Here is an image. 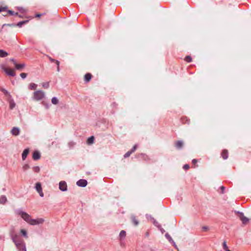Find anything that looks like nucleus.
I'll list each match as a JSON object with an SVG mask.
<instances>
[{
  "label": "nucleus",
  "mask_w": 251,
  "mask_h": 251,
  "mask_svg": "<svg viewBox=\"0 0 251 251\" xmlns=\"http://www.w3.org/2000/svg\"><path fill=\"white\" fill-rule=\"evenodd\" d=\"M202 228H203V229H204V230H206V229H208V227H207V226H203V227H202Z\"/></svg>",
  "instance_id": "de8ad7c7"
},
{
  "label": "nucleus",
  "mask_w": 251,
  "mask_h": 251,
  "mask_svg": "<svg viewBox=\"0 0 251 251\" xmlns=\"http://www.w3.org/2000/svg\"><path fill=\"white\" fill-rule=\"evenodd\" d=\"M0 90L1 91H2L5 95H7L8 96H10L9 93L6 89H5L4 88H0Z\"/></svg>",
  "instance_id": "bb28decb"
},
{
  "label": "nucleus",
  "mask_w": 251,
  "mask_h": 251,
  "mask_svg": "<svg viewBox=\"0 0 251 251\" xmlns=\"http://www.w3.org/2000/svg\"><path fill=\"white\" fill-rule=\"evenodd\" d=\"M21 233L22 234V235L25 237V238H27V232L25 229H21L20 230Z\"/></svg>",
  "instance_id": "b1692460"
},
{
  "label": "nucleus",
  "mask_w": 251,
  "mask_h": 251,
  "mask_svg": "<svg viewBox=\"0 0 251 251\" xmlns=\"http://www.w3.org/2000/svg\"><path fill=\"white\" fill-rule=\"evenodd\" d=\"M7 201V198L5 196L2 195L0 197V203L5 204Z\"/></svg>",
  "instance_id": "a211bd4d"
},
{
  "label": "nucleus",
  "mask_w": 251,
  "mask_h": 251,
  "mask_svg": "<svg viewBox=\"0 0 251 251\" xmlns=\"http://www.w3.org/2000/svg\"><path fill=\"white\" fill-rule=\"evenodd\" d=\"M132 153V152L130 151H127L126 153L125 154L124 157L127 158V157H129Z\"/></svg>",
  "instance_id": "72a5a7b5"
},
{
  "label": "nucleus",
  "mask_w": 251,
  "mask_h": 251,
  "mask_svg": "<svg viewBox=\"0 0 251 251\" xmlns=\"http://www.w3.org/2000/svg\"><path fill=\"white\" fill-rule=\"evenodd\" d=\"M37 86V85L35 83H31L29 85V88L30 90H35V89H36Z\"/></svg>",
  "instance_id": "5701e85b"
},
{
  "label": "nucleus",
  "mask_w": 251,
  "mask_h": 251,
  "mask_svg": "<svg viewBox=\"0 0 251 251\" xmlns=\"http://www.w3.org/2000/svg\"><path fill=\"white\" fill-rule=\"evenodd\" d=\"M32 169L36 173H38L40 171V168L39 166H34Z\"/></svg>",
  "instance_id": "cd10ccee"
},
{
  "label": "nucleus",
  "mask_w": 251,
  "mask_h": 251,
  "mask_svg": "<svg viewBox=\"0 0 251 251\" xmlns=\"http://www.w3.org/2000/svg\"><path fill=\"white\" fill-rule=\"evenodd\" d=\"M221 155L224 159H226L228 156V151L226 150H224L221 153Z\"/></svg>",
  "instance_id": "4468645a"
},
{
  "label": "nucleus",
  "mask_w": 251,
  "mask_h": 251,
  "mask_svg": "<svg viewBox=\"0 0 251 251\" xmlns=\"http://www.w3.org/2000/svg\"><path fill=\"white\" fill-rule=\"evenodd\" d=\"M11 132L12 135L17 136L20 133V129L18 127H14L12 129Z\"/></svg>",
  "instance_id": "9b49d317"
},
{
  "label": "nucleus",
  "mask_w": 251,
  "mask_h": 251,
  "mask_svg": "<svg viewBox=\"0 0 251 251\" xmlns=\"http://www.w3.org/2000/svg\"><path fill=\"white\" fill-rule=\"evenodd\" d=\"M2 69L8 75L12 76H14L15 75V73L13 70L5 67H2Z\"/></svg>",
  "instance_id": "0eeeda50"
},
{
  "label": "nucleus",
  "mask_w": 251,
  "mask_h": 251,
  "mask_svg": "<svg viewBox=\"0 0 251 251\" xmlns=\"http://www.w3.org/2000/svg\"><path fill=\"white\" fill-rule=\"evenodd\" d=\"M8 55V52H7L6 51L0 50V57H5L7 56Z\"/></svg>",
  "instance_id": "f3484780"
},
{
  "label": "nucleus",
  "mask_w": 251,
  "mask_h": 251,
  "mask_svg": "<svg viewBox=\"0 0 251 251\" xmlns=\"http://www.w3.org/2000/svg\"><path fill=\"white\" fill-rule=\"evenodd\" d=\"M7 9V7H0V12L5 11Z\"/></svg>",
  "instance_id": "4c0bfd02"
},
{
  "label": "nucleus",
  "mask_w": 251,
  "mask_h": 251,
  "mask_svg": "<svg viewBox=\"0 0 251 251\" xmlns=\"http://www.w3.org/2000/svg\"><path fill=\"white\" fill-rule=\"evenodd\" d=\"M12 240L18 251H26L25 244L24 241L18 239L16 236L12 237Z\"/></svg>",
  "instance_id": "f03ea898"
},
{
  "label": "nucleus",
  "mask_w": 251,
  "mask_h": 251,
  "mask_svg": "<svg viewBox=\"0 0 251 251\" xmlns=\"http://www.w3.org/2000/svg\"><path fill=\"white\" fill-rule=\"evenodd\" d=\"M17 214L20 215L21 217L28 224L35 226L42 224L44 222V219L43 218H37L36 219H33L31 218L30 215L27 214L25 211L21 210H18L17 211Z\"/></svg>",
  "instance_id": "f257e3e1"
},
{
  "label": "nucleus",
  "mask_w": 251,
  "mask_h": 251,
  "mask_svg": "<svg viewBox=\"0 0 251 251\" xmlns=\"http://www.w3.org/2000/svg\"><path fill=\"white\" fill-rule=\"evenodd\" d=\"M16 106V104L13 99L9 100V107L11 109H13Z\"/></svg>",
  "instance_id": "4be33fe9"
},
{
  "label": "nucleus",
  "mask_w": 251,
  "mask_h": 251,
  "mask_svg": "<svg viewBox=\"0 0 251 251\" xmlns=\"http://www.w3.org/2000/svg\"><path fill=\"white\" fill-rule=\"evenodd\" d=\"M157 227L162 233H163L165 232V230L161 227V226L160 225L157 226Z\"/></svg>",
  "instance_id": "e433bc0d"
},
{
  "label": "nucleus",
  "mask_w": 251,
  "mask_h": 251,
  "mask_svg": "<svg viewBox=\"0 0 251 251\" xmlns=\"http://www.w3.org/2000/svg\"><path fill=\"white\" fill-rule=\"evenodd\" d=\"M14 65L17 70H21L25 67V63L17 64L16 62H14Z\"/></svg>",
  "instance_id": "9d476101"
},
{
  "label": "nucleus",
  "mask_w": 251,
  "mask_h": 251,
  "mask_svg": "<svg viewBox=\"0 0 251 251\" xmlns=\"http://www.w3.org/2000/svg\"><path fill=\"white\" fill-rule=\"evenodd\" d=\"M28 22V20L23 21L19 22L17 24V25L19 27H21L24 24H25Z\"/></svg>",
  "instance_id": "393cba45"
},
{
  "label": "nucleus",
  "mask_w": 251,
  "mask_h": 251,
  "mask_svg": "<svg viewBox=\"0 0 251 251\" xmlns=\"http://www.w3.org/2000/svg\"><path fill=\"white\" fill-rule=\"evenodd\" d=\"M126 236V232L125 230H122L119 234V237L121 239H124Z\"/></svg>",
  "instance_id": "aec40b11"
},
{
  "label": "nucleus",
  "mask_w": 251,
  "mask_h": 251,
  "mask_svg": "<svg viewBox=\"0 0 251 251\" xmlns=\"http://www.w3.org/2000/svg\"><path fill=\"white\" fill-rule=\"evenodd\" d=\"M238 213L240 214V218L242 223L243 225H245L248 224L250 222V219L245 216L244 214L242 212H238Z\"/></svg>",
  "instance_id": "20e7f679"
},
{
  "label": "nucleus",
  "mask_w": 251,
  "mask_h": 251,
  "mask_svg": "<svg viewBox=\"0 0 251 251\" xmlns=\"http://www.w3.org/2000/svg\"><path fill=\"white\" fill-rule=\"evenodd\" d=\"M51 102L54 104H57L58 103V100L56 97H53L51 99Z\"/></svg>",
  "instance_id": "a878e982"
},
{
  "label": "nucleus",
  "mask_w": 251,
  "mask_h": 251,
  "mask_svg": "<svg viewBox=\"0 0 251 251\" xmlns=\"http://www.w3.org/2000/svg\"><path fill=\"white\" fill-rule=\"evenodd\" d=\"M184 60L187 62H190L192 61V58L190 56H187L185 57Z\"/></svg>",
  "instance_id": "c756f323"
},
{
  "label": "nucleus",
  "mask_w": 251,
  "mask_h": 251,
  "mask_svg": "<svg viewBox=\"0 0 251 251\" xmlns=\"http://www.w3.org/2000/svg\"><path fill=\"white\" fill-rule=\"evenodd\" d=\"M42 86L45 88H48L49 87V83L48 82H45L42 84Z\"/></svg>",
  "instance_id": "473e14b6"
},
{
  "label": "nucleus",
  "mask_w": 251,
  "mask_h": 251,
  "mask_svg": "<svg viewBox=\"0 0 251 251\" xmlns=\"http://www.w3.org/2000/svg\"><path fill=\"white\" fill-rule=\"evenodd\" d=\"M94 139L95 138L93 136H91V137H89L87 141V144L88 145L92 144L94 143Z\"/></svg>",
  "instance_id": "412c9836"
},
{
  "label": "nucleus",
  "mask_w": 251,
  "mask_h": 251,
  "mask_svg": "<svg viewBox=\"0 0 251 251\" xmlns=\"http://www.w3.org/2000/svg\"><path fill=\"white\" fill-rule=\"evenodd\" d=\"M35 189L36 191L39 193V195L43 197L44 196V193L42 191V188L41 186V184L39 182H37L35 184Z\"/></svg>",
  "instance_id": "39448f33"
},
{
  "label": "nucleus",
  "mask_w": 251,
  "mask_h": 251,
  "mask_svg": "<svg viewBox=\"0 0 251 251\" xmlns=\"http://www.w3.org/2000/svg\"><path fill=\"white\" fill-rule=\"evenodd\" d=\"M59 188L62 191H66L67 190V185L66 182L64 181H60L59 183Z\"/></svg>",
  "instance_id": "423d86ee"
},
{
  "label": "nucleus",
  "mask_w": 251,
  "mask_h": 251,
  "mask_svg": "<svg viewBox=\"0 0 251 251\" xmlns=\"http://www.w3.org/2000/svg\"><path fill=\"white\" fill-rule=\"evenodd\" d=\"M40 156V153L38 151H35L33 153L32 157L34 160H38Z\"/></svg>",
  "instance_id": "f8f14e48"
},
{
  "label": "nucleus",
  "mask_w": 251,
  "mask_h": 251,
  "mask_svg": "<svg viewBox=\"0 0 251 251\" xmlns=\"http://www.w3.org/2000/svg\"><path fill=\"white\" fill-rule=\"evenodd\" d=\"M87 184V181L85 179H81L76 182V185L79 187H84Z\"/></svg>",
  "instance_id": "6e6552de"
},
{
  "label": "nucleus",
  "mask_w": 251,
  "mask_h": 251,
  "mask_svg": "<svg viewBox=\"0 0 251 251\" xmlns=\"http://www.w3.org/2000/svg\"><path fill=\"white\" fill-rule=\"evenodd\" d=\"M183 145V143L182 141H178L176 143V147L178 149H181Z\"/></svg>",
  "instance_id": "dca6fc26"
},
{
  "label": "nucleus",
  "mask_w": 251,
  "mask_h": 251,
  "mask_svg": "<svg viewBox=\"0 0 251 251\" xmlns=\"http://www.w3.org/2000/svg\"><path fill=\"white\" fill-rule=\"evenodd\" d=\"M0 88H1L0 87Z\"/></svg>",
  "instance_id": "09e8293b"
},
{
  "label": "nucleus",
  "mask_w": 251,
  "mask_h": 251,
  "mask_svg": "<svg viewBox=\"0 0 251 251\" xmlns=\"http://www.w3.org/2000/svg\"><path fill=\"white\" fill-rule=\"evenodd\" d=\"M49 59H50V61L51 62L55 63V61L56 60H55V59H53V58H52L51 57H50Z\"/></svg>",
  "instance_id": "a19ab883"
},
{
  "label": "nucleus",
  "mask_w": 251,
  "mask_h": 251,
  "mask_svg": "<svg viewBox=\"0 0 251 251\" xmlns=\"http://www.w3.org/2000/svg\"><path fill=\"white\" fill-rule=\"evenodd\" d=\"M55 63L57 65V72H59L60 71V69H59V64H60V63H59V61H58V60H56L55 62Z\"/></svg>",
  "instance_id": "2f4dec72"
},
{
  "label": "nucleus",
  "mask_w": 251,
  "mask_h": 251,
  "mask_svg": "<svg viewBox=\"0 0 251 251\" xmlns=\"http://www.w3.org/2000/svg\"><path fill=\"white\" fill-rule=\"evenodd\" d=\"M137 149V145H134L132 149L130 150V151L133 153Z\"/></svg>",
  "instance_id": "58836bf2"
},
{
  "label": "nucleus",
  "mask_w": 251,
  "mask_h": 251,
  "mask_svg": "<svg viewBox=\"0 0 251 251\" xmlns=\"http://www.w3.org/2000/svg\"><path fill=\"white\" fill-rule=\"evenodd\" d=\"M131 220H132V221L133 224L135 226L138 225L139 222H138V220L136 219V217L135 216L133 215V216H131Z\"/></svg>",
  "instance_id": "6ab92c4d"
},
{
  "label": "nucleus",
  "mask_w": 251,
  "mask_h": 251,
  "mask_svg": "<svg viewBox=\"0 0 251 251\" xmlns=\"http://www.w3.org/2000/svg\"><path fill=\"white\" fill-rule=\"evenodd\" d=\"M165 237H166V238L169 240V241L172 243L173 246L176 248H177V246L175 243V242L174 241V240H173V239L172 238V237H171V236L169 234V233H166L165 234Z\"/></svg>",
  "instance_id": "1a4fd4ad"
},
{
  "label": "nucleus",
  "mask_w": 251,
  "mask_h": 251,
  "mask_svg": "<svg viewBox=\"0 0 251 251\" xmlns=\"http://www.w3.org/2000/svg\"><path fill=\"white\" fill-rule=\"evenodd\" d=\"M44 14H36V17H38V18H40L42 15H43Z\"/></svg>",
  "instance_id": "c03bdc74"
},
{
  "label": "nucleus",
  "mask_w": 251,
  "mask_h": 251,
  "mask_svg": "<svg viewBox=\"0 0 251 251\" xmlns=\"http://www.w3.org/2000/svg\"><path fill=\"white\" fill-rule=\"evenodd\" d=\"M221 189L222 190V193H223L224 192L225 188L224 186H221Z\"/></svg>",
  "instance_id": "37998d69"
},
{
  "label": "nucleus",
  "mask_w": 251,
  "mask_h": 251,
  "mask_svg": "<svg viewBox=\"0 0 251 251\" xmlns=\"http://www.w3.org/2000/svg\"><path fill=\"white\" fill-rule=\"evenodd\" d=\"M10 60H11V61H12V62H13V63H14V62H16V61H15V60H14V59H13V58L11 59H10Z\"/></svg>",
  "instance_id": "a18cd8bd"
},
{
  "label": "nucleus",
  "mask_w": 251,
  "mask_h": 251,
  "mask_svg": "<svg viewBox=\"0 0 251 251\" xmlns=\"http://www.w3.org/2000/svg\"><path fill=\"white\" fill-rule=\"evenodd\" d=\"M183 168L185 170H188L189 168V166L188 164H185L183 166Z\"/></svg>",
  "instance_id": "ea45409f"
},
{
  "label": "nucleus",
  "mask_w": 251,
  "mask_h": 251,
  "mask_svg": "<svg viewBox=\"0 0 251 251\" xmlns=\"http://www.w3.org/2000/svg\"><path fill=\"white\" fill-rule=\"evenodd\" d=\"M92 78V75L90 73H87L84 75V80L86 82H88Z\"/></svg>",
  "instance_id": "2eb2a0df"
},
{
  "label": "nucleus",
  "mask_w": 251,
  "mask_h": 251,
  "mask_svg": "<svg viewBox=\"0 0 251 251\" xmlns=\"http://www.w3.org/2000/svg\"><path fill=\"white\" fill-rule=\"evenodd\" d=\"M45 93L41 90L35 91L33 93V99L36 101L42 100L45 97Z\"/></svg>",
  "instance_id": "7ed1b4c3"
},
{
  "label": "nucleus",
  "mask_w": 251,
  "mask_h": 251,
  "mask_svg": "<svg viewBox=\"0 0 251 251\" xmlns=\"http://www.w3.org/2000/svg\"><path fill=\"white\" fill-rule=\"evenodd\" d=\"M154 224L157 226L160 225L158 224L157 222H154Z\"/></svg>",
  "instance_id": "49530a36"
},
{
  "label": "nucleus",
  "mask_w": 251,
  "mask_h": 251,
  "mask_svg": "<svg viewBox=\"0 0 251 251\" xmlns=\"http://www.w3.org/2000/svg\"><path fill=\"white\" fill-rule=\"evenodd\" d=\"M20 76H21V77L23 79H24V78H26V76H27V74H25V73H21V74H20Z\"/></svg>",
  "instance_id": "c9c22d12"
},
{
  "label": "nucleus",
  "mask_w": 251,
  "mask_h": 251,
  "mask_svg": "<svg viewBox=\"0 0 251 251\" xmlns=\"http://www.w3.org/2000/svg\"><path fill=\"white\" fill-rule=\"evenodd\" d=\"M223 248L225 250V251L228 250V247L227 246V245H226V241H224V242L223 243Z\"/></svg>",
  "instance_id": "c85d7f7f"
},
{
  "label": "nucleus",
  "mask_w": 251,
  "mask_h": 251,
  "mask_svg": "<svg viewBox=\"0 0 251 251\" xmlns=\"http://www.w3.org/2000/svg\"><path fill=\"white\" fill-rule=\"evenodd\" d=\"M192 163L194 164H195L197 163V160L196 159H194L192 160Z\"/></svg>",
  "instance_id": "79ce46f5"
},
{
  "label": "nucleus",
  "mask_w": 251,
  "mask_h": 251,
  "mask_svg": "<svg viewBox=\"0 0 251 251\" xmlns=\"http://www.w3.org/2000/svg\"><path fill=\"white\" fill-rule=\"evenodd\" d=\"M8 13L10 14L11 15H18V13H15L14 12V11H12V10H8L7 11Z\"/></svg>",
  "instance_id": "f704fd0d"
},
{
  "label": "nucleus",
  "mask_w": 251,
  "mask_h": 251,
  "mask_svg": "<svg viewBox=\"0 0 251 251\" xmlns=\"http://www.w3.org/2000/svg\"><path fill=\"white\" fill-rule=\"evenodd\" d=\"M29 168V166L27 164L24 165L23 166V169L24 171H26L27 169H28Z\"/></svg>",
  "instance_id": "7c9ffc66"
},
{
  "label": "nucleus",
  "mask_w": 251,
  "mask_h": 251,
  "mask_svg": "<svg viewBox=\"0 0 251 251\" xmlns=\"http://www.w3.org/2000/svg\"><path fill=\"white\" fill-rule=\"evenodd\" d=\"M29 153V149H25L24 150L22 153V159L23 160H25Z\"/></svg>",
  "instance_id": "ddd939ff"
}]
</instances>
